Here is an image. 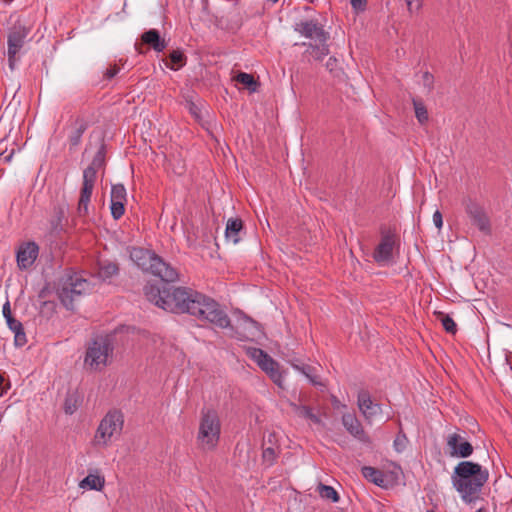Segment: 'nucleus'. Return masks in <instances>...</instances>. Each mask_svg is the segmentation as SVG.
<instances>
[{"mask_svg":"<svg viewBox=\"0 0 512 512\" xmlns=\"http://www.w3.org/2000/svg\"><path fill=\"white\" fill-rule=\"evenodd\" d=\"M144 295L149 302L164 311L188 313L221 329L228 328L231 324L227 313L214 299L193 289L147 283L144 286Z\"/></svg>","mask_w":512,"mask_h":512,"instance_id":"obj_1","label":"nucleus"},{"mask_svg":"<svg viewBox=\"0 0 512 512\" xmlns=\"http://www.w3.org/2000/svg\"><path fill=\"white\" fill-rule=\"evenodd\" d=\"M488 471L478 463L462 461L454 468L451 476L453 487L461 494L463 501L470 503L488 480Z\"/></svg>","mask_w":512,"mask_h":512,"instance_id":"obj_2","label":"nucleus"},{"mask_svg":"<svg viewBox=\"0 0 512 512\" xmlns=\"http://www.w3.org/2000/svg\"><path fill=\"white\" fill-rule=\"evenodd\" d=\"M130 258L142 271L149 272L164 282L179 280L177 270L151 250L134 247L130 251Z\"/></svg>","mask_w":512,"mask_h":512,"instance_id":"obj_3","label":"nucleus"},{"mask_svg":"<svg viewBox=\"0 0 512 512\" xmlns=\"http://www.w3.org/2000/svg\"><path fill=\"white\" fill-rule=\"evenodd\" d=\"M90 290V283L79 273L65 271L59 278L57 294L61 303L68 309L73 310L75 297L81 296Z\"/></svg>","mask_w":512,"mask_h":512,"instance_id":"obj_4","label":"nucleus"},{"mask_svg":"<svg viewBox=\"0 0 512 512\" xmlns=\"http://www.w3.org/2000/svg\"><path fill=\"white\" fill-rule=\"evenodd\" d=\"M221 423L217 411L203 409L199 422L197 442L204 450H213L220 439Z\"/></svg>","mask_w":512,"mask_h":512,"instance_id":"obj_5","label":"nucleus"},{"mask_svg":"<svg viewBox=\"0 0 512 512\" xmlns=\"http://www.w3.org/2000/svg\"><path fill=\"white\" fill-rule=\"evenodd\" d=\"M113 342L109 336L98 337L86 349L84 363L92 370H102L113 354Z\"/></svg>","mask_w":512,"mask_h":512,"instance_id":"obj_6","label":"nucleus"},{"mask_svg":"<svg viewBox=\"0 0 512 512\" xmlns=\"http://www.w3.org/2000/svg\"><path fill=\"white\" fill-rule=\"evenodd\" d=\"M124 424V416L119 410L109 411L101 420L96 434L95 442L98 445L106 446L114 436L121 434Z\"/></svg>","mask_w":512,"mask_h":512,"instance_id":"obj_7","label":"nucleus"},{"mask_svg":"<svg viewBox=\"0 0 512 512\" xmlns=\"http://www.w3.org/2000/svg\"><path fill=\"white\" fill-rule=\"evenodd\" d=\"M30 33V28L18 20L8 31L7 35V56L8 64L11 70L15 68L17 55L24 47L26 39Z\"/></svg>","mask_w":512,"mask_h":512,"instance_id":"obj_8","label":"nucleus"},{"mask_svg":"<svg viewBox=\"0 0 512 512\" xmlns=\"http://www.w3.org/2000/svg\"><path fill=\"white\" fill-rule=\"evenodd\" d=\"M96 178L97 172L94 171L92 168L87 167L83 171V183L77 205V215L81 218H84L89 214V204L91 201V196L95 186Z\"/></svg>","mask_w":512,"mask_h":512,"instance_id":"obj_9","label":"nucleus"},{"mask_svg":"<svg viewBox=\"0 0 512 512\" xmlns=\"http://www.w3.org/2000/svg\"><path fill=\"white\" fill-rule=\"evenodd\" d=\"M396 243V236L390 232L381 236L379 244L373 252V259L380 266L391 265L394 263L393 250Z\"/></svg>","mask_w":512,"mask_h":512,"instance_id":"obj_10","label":"nucleus"},{"mask_svg":"<svg viewBox=\"0 0 512 512\" xmlns=\"http://www.w3.org/2000/svg\"><path fill=\"white\" fill-rule=\"evenodd\" d=\"M295 32L301 36L315 41H328L329 33L317 19L301 20L293 26Z\"/></svg>","mask_w":512,"mask_h":512,"instance_id":"obj_11","label":"nucleus"},{"mask_svg":"<svg viewBox=\"0 0 512 512\" xmlns=\"http://www.w3.org/2000/svg\"><path fill=\"white\" fill-rule=\"evenodd\" d=\"M465 211L472 223L484 234L491 233V224L484 208L472 199L464 201Z\"/></svg>","mask_w":512,"mask_h":512,"instance_id":"obj_12","label":"nucleus"},{"mask_svg":"<svg viewBox=\"0 0 512 512\" xmlns=\"http://www.w3.org/2000/svg\"><path fill=\"white\" fill-rule=\"evenodd\" d=\"M39 255V246L34 241L23 242L16 251V262L20 270H27L33 266Z\"/></svg>","mask_w":512,"mask_h":512,"instance_id":"obj_13","label":"nucleus"},{"mask_svg":"<svg viewBox=\"0 0 512 512\" xmlns=\"http://www.w3.org/2000/svg\"><path fill=\"white\" fill-rule=\"evenodd\" d=\"M449 455L458 458H467L473 453V446L459 433H451L446 439Z\"/></svg>","mask_w":512,"mask_h":512,"instance_id":"obj_14","label":"nucleus"},{"mask_svg":"<svg viewBox=\"0 0 512 512\" xmlns=\"http://www.w3.org/2000/svg\"><path fill=\"white\" fill-rule=\"evenodd\" d=\"M358 407L366 420H372L375 416L381 413V406L374 403L368 391L361 390L358 393Z\"/></svg>","mask_w":512,"mask_h":512,"instance_id":"obj_15","label":"nucleus"},{"mask_svg":"<svg viewBox=\"0 0 512 512\" xmlns=\"http://www.w3.org/2000/svg\"><path fill=\"white\" fill-rule=\"evenodd\" d=\"M342 423L346 430L358 440L368 443L369 437L365 433L360 421L354 414L347 413L342 416Z\"/></svg>","mask_w":512,"mask_h":512,"instance_id":"obj_16","label":"nucleus"},{"mask_svg":"<svg viewBox=\"0 0 512 512\" xmlns=\"http://www.w3.org/2000/svg\"><path fill=\"white\" fill-rule=\"evenodd\" d=\"M258 366L268 374L271 380L279 387L283 386V374L279 370V364L267 354Z\"/></svg>","mask_w":512,"mask_h":512,"instance_id":"obj_17","label":"nucleus"},{"mask_svg":"<svg viewBox=\"0 0 512 512\" xmlns=\"http://www.w3.org/2000/svg\"><path fill=\"white\" fill-rule=\"evenodd\" d=\"M243 222L240 218H230L226 223L225 239L232 244H238L241 240Z\"/></svg>","mask_w":512,"mask_h":512,"instance_id":"obj_18","label":"nucleus"},{"mask_svg":"<svg viewBox=\"0 0 512 512\" xmlns=\"http://www.w3.org/2000/svg\"><path fill=\"white\" fill-rule=\"evenodd\" d=\"M306 47L304 56H310L314 60L322 61L330 52L327 41H317V43H302Z\"/></svg>","mask_w":512,"mask_h":512,"instance_id":"obj_19","label":"nucleus"},{"mask_svg":"<svg viewBox=\"0 0 512 512\" xmlns=\"http://www.w3.org/2000/svg\"><path fill=\"white\" fill-rule=\"evenodd\" d=\"M141 40L156 52H162L167 46L165 40L160 37V34L156 29H150L143 33Z\"/></svg>","mask_w":512,"mask_h":512,"instance_id":"obj_20","label":"nucleus"},{"mask_svg":"<svg viewBox=\"0 0 512 512\" xmlns=\"http://www.w3.org/2000/svg\"><path fill=\"white\" fill-rule=\"evenodd\" d=\"M289 406L298 417L310 420L315 425H323L321 418L313 412L311 407L294 402H289Z\"/></svg>","mask_w":512,"mask_h":512,"instance_id":"obj_21","label":"nucleus"},{"mask_svg":"<svg viewBox=\"0 0 512 512\" xmlns=\"http://www.w3.org/2000/svg\"><path fill=\"white\" fill-rule=\"evenodd\" d=\"M6 323L9 329L14 333L15 345L18 347L24 346L27 343V338L22 323L14 317L10 318Z\"/></svg>","mask_w":512,"mask_h":512,"instance_id":"obj_22","label":"nucleus"},{"mask_svg":"<svg viewBox=\"0 0 512 512\" xmlns=\"http://www.w3.org/2000/svg\"><path fill=\"white\" fill-rule=\"evenodd\" d=\"M362 475L368 481L379 487L385 486V476L382 471L371 466H364L361 470Z\"/></svg>","mask_w":512,"mask_h":512,"instance_id":"obj_23","label":"nucleus"},{"mask_svg":"<svg viewBox=\"0 0 512 512\" xmlns=\"http://www.w3.org/2000/svg\"><path fill=\"white\" fill-rule=\"evenodd\" d=\"M105 479L103 476L96 474H89L83 480L80 481L79 487L82 489H90L100 491L103 489Z\"/></svg>","mask_w":512,"mask_h":512,"instance_id":"obj_24","label":"nucleus"},{"mask_svg":"<svg viewBox=\"0 0 512 512\" xmlns=\"http://www.w3.org/2000/svg\"><path fill=\"white\" fill-rule=\"evenodd\" d=\"M66 209L64 206H57L54 208V215L50 221L51 232L59 234L63 231V220L65 219Z\"/></svg>","mask_w":512,"mask_h":512,"instance_id":"obj_25","label":"nucleus"},{"mask_svg":"<svg viewBox=\"0 0 512 512\" xmlns=\"http://www.w3.org/2000/svg\"><path fill=\"white\" fill-rule=\"evenodd\" d=\"M292 367L302 373L309 382L314 386H324L321 380L319 379L318 375L316 374V369L309 365H299V364H292Z\"/></svg>","mask_w":512,"mask_h":512,"instance_id":"obj_26","label":"nucleus"},{"mask_svg":"<svg viewBox=\"0 0 512 512\" xmlns=\"http://www.w3.org/2000/svg\"><path fill=\"white\" fill-rule=\"evenodd\" d=\"M170 63L167 66L172 70H178L186 64V56L180 50H173L169 55Z\"/></svg>","mask_w":512,"mask_h":512,"instance_id":"obj_27","label":"nucleus"},{"mask_svg":"<svg viewBox=\"0 0 512 512\" xmlns=\"http://www.w3.org/2000/svg\"><path fill=\"white\" fill-rule=\"evenodd\" d=\"M317 492L319 493L320 497L326 500H330L334 503L339 501V495L337 491L332 487L325 484L320 483L317 486Z\"/></svg>","mask_w":512,"mask_h":512,"instance_id":"obj_28","label":"nucleus"},{"mask_svg":"<svg viewBox=\"0 0 512 512\" xmlns=\"http://www.w3.org/2000/svg\"><path fill=\"white\" fill-rule=\"evenodd\" d=\"M236 81L245 86L251 92H255L257 90L258 83L251 74L240 72L236 76Z\"/></svg>","mask_w":512,"mask_h":512,"instance_id":"obj_29","label":"nucleus"},{"mask_svg":"<svg viewBox=\"0 0 512 512\" xmlns=\"http://www.w3.org/2000/svg\"><path fill=\"white\" fill-rule=\"evenodd\" d=\"M437 319L441 321L443 328L447 333L455 334L457 332V325L455 321L444 312H437Z\"/></svg>","mask_w":512,"mask_h":512,"instance_id":"obj_30","label":"nucleus"},{"mask_svg":"<svg viewBox=\"0 0 512 512\" xmlns=\"http://www.w3.org/2000/svg\"><path fill=\"white\" fill-rule=\"evenodd\" d=\"M110 200L126 203L127 193L123 184H115L112 186Z\"/></svg>","mask_w":512,"mask_h":512,"instance_id":"obj_31","label":"nucleus"},{"mask_svg":"<svg viewBox=\"0 0 512 512\" xmlns=\"http://www.w3.org/2000/svg\"><path fill=\"white\" fill-rule=\"evenodd\" d=\"M413 105H414L415 116H416L417 120L421 124H424L425 122H427L428 121V112H427L425 105L417 99H413Z\"/></svg>","mask_w":512,"mask_h":512,"instance_id":"obj_32","label":"nucleus"},{"mask_svg":"<svg viewBox=\"0 0 512 512\" xmlns=\"http://www.w3.org/2000/svg\"><path fill=\"white\" fill-rule=\"evenodd\" d=\"M76 124H77V127H76L75 131L69 137L70 144L73 146H77L80 143L82 134L87 129L86 123H84L82 120L81 121L77 120Z\"/></svg>","mask_w":512,"mask_h":512,"instance_id":"obj_33","label":"nucleus"},{"mask_svg":"<svg viewBox=\"0 0 512 512\" xmlns=\"http://www.w3.org/2000/svg\"><path fill=\"white\" fill-rule=\"evenodd\" d=\"M105 165V153L103 147H101L95 156L92 159L91 164L88 166V168H92L94 171L98 172L100 169H102Z\"/></svg>","mask_w":512,"mask_h":512,"instance_id":"obj_34","label":"nucleus"},{"mask_svg":"<svg viewBox=\"0 0 512 512\" xmlns=\"http://www.w3.org/2000/svg\"><path fill=\"white\" fill-rule=\"evenodd\" d=\"M111 215L115 220L120 219L125 212V203L110 200Z\"/></svg>","mask_w":512,"mask_h":512,"instance_id":"obj_35","label":"nucleus"},{"mask_svg":"<svg viewBox=\"0 0 512 512\" xmlns=\"http://www.w3.org/2000/svg\"><path fill=\"white\" fill-rule=\"evenodd\" d=\"M118 273V266L115 263H105L100 266V275L110 278Z\"/></svg>","mask_w":512,"mask_h":512,"instance_id":"obj_36","label":"nucleus"},{"mask_svg":"<svg viewBox=\"0 0 512 512\" xmlns=\"http://www.w3.org/2000/svg\"><path fill=\"white\" fill-rule=\"evenodd\" d=\"M326 69L334 76H339L341 69L339 67V61L336 57H330L326 62Z\"/></svg>","mask_w":512,"mask_h":512,"instance_id":"obj_37","label":"nucleus"},{"mask_svg":"<svg viewBox=\"0 0 512 512\" xmlns=\"http://www.w3.org/2000/svg\"><path fill=\"white\" fill-rule=\"evenodd\" d=\"M247 353L257 364L267 356V353L260 348H249Z\"/></svg>","mask_w":512,"mask_h":512,"instance_id":"obj_38","label":"nucleus"},{"mask_svg":"<svg viewBox=\"0 0 512 512\" xmlns=\"http://www.w3.org/2000/svg\"><path fill=\"white\" fill-rule=\"evenodd\" d=\"M410 15L418 13L423 7V0H405Z\"/></svg>","mask_w":512,"mask_h":512,"instance_id":"obj_39","label":"nucleus"},{"mask_svg":"<svg viewBox=\"0 0 512 512\" xmlns=\"http://www.w3.org/2000/svg\"><path fill=\"white\" fill-rule=\"evenodd\" d=\"M408 439L405 434L399 433L394 440V448L397 452H402L406 449Z\"/></svg>","mask_w":512,"mask_h":512,"instance_id":"obj_40","label":"nucleus"},{"mask_svg":"<svg viewBox=\"0 0 512 512\" xmlns=\"http://www.w3.org/2000/svg\"><path fill=\"white\" fill-rule=\"evenodd\" d=\"M262 457H263V460L265 462H267L269 465L273 464V462L276 458V453H275L274 448H272V447L265 448L263 450Z\"/></svg>","mask_w":512,"mask_h":512,"instance_id":"obj_41","label":"nucleus"},{"mask_svg":"<svg viewBox=\"0 0 512 512\" xmlns=\"http://www.w3.org/2000/svg\"><path fill=\"white\" fill-rule=\"evenodd\" d=\"M64 410L67 414H73L77 410L76 400L72 397H67L64 403Z\"/></svg>","mask_w":512,"mask_h":512,"instance_id":"obj_42","label":"nucleus"},{"mask_svg":"<svg viewBox=\"0 0 512 512\" xmlns=\"http://www.w3.org/2000/svg\"><path fill=\"white\" fill-rule=\"evenodd\" d=\"M423 86L430 92L433 89L434 77L429 72H425L422 75Z\"/></svg>","mask_w":512,"mask_h":512,"instance_id":"obj_43","label":"nucleus"},{"mask_svg":"<svg viewBox=\"0 0 512 512\" xmlns=\"http://www.w3.org/2000/svg\"><path fill=\"white\" fill-rule=\"evenodd\" d=\"M350 4L355 11H363L366 8L367 0H350Z\"/></svg>","mask_w":512,"mask_h":512,"instance_id":"obj_44","label":"nucleus"},{"mask_svg":"<svg viewBox=\"0 0 512 512\" xmlns=\"http://www.w3.org/2000/svg\"><path fill=\"white\" fill-rule=\"evenodd\" d=\"M119 70H120L119 67H117L116 65L110 66L104 72V77L106 79L110 80L118 74Z\"/></svg>","mask_w":512,"mask_h":512,"instance_id":"obj_45","label":"nucleus"},{"mask_svg":"<svg viewBox=\"0 0 512 512\" xmlns=\"http://www.w3.org/2000/svg\"><path fill=\"white\" fill-rule=\"evenodd\" d=\"M433 223L438 229H441L443 226V217L439 210H436L433 214Z\"/></svg>","mask_w":512,"mask_h":512,"instance_id":"obj_46","label":"nucleus"},{"mask_svg":"<svg viewBox=\"0 0 512 512\" xmlns=\"http://www.w3.org/2000/svg\"><path fill=\"white\" fill-rule=\"evenodd\" d=\"M2 313L6 321L10 320V318H13L9 301L4 303L2 307Z\"/></svg>","mask_w":512,"mask_h":512,"instance_id":"obj_47","label":"nucleus"},{"mask_svg":"<svg viewBox=\"0 0 512 512\" xmlns=\"http://www.w3.org/2000/svg\"><path fill=\"white\" fill-rule=\"evenodd\" d=\"M9 388V383H5V378L0 374V397H2Z\"/></svg>","mask_w":512,"mask_h":512,"instance_id":"obj_48","label":"nucleus"},{"mask_svg":"<svg viewBox=\"0 0 512 512\" xmlns=\"http://www.w3.org/2000/svg\"><path fill=\"white\" fill-rule=\"evenodd\" d=\"M189 111L195 117L199 118V108L194 103H189Z\"/></svg>","mask_w":512,"mask_h":512,"instance_id":"obj_49","label":"nucleus"},{"mask_svg":"<svg viewBox=\"0 0 512 512\" xmlns=\"http://www.w3.org/2000/svg\"><path fill=\"white\" fill-rule=\"evenodd\" d=\"M14 155V151L12 150L8 155L0 154V160H3L6 163H9Z\"/></svg>","mask_w":512,"mask_h":512,"instance_id":"obj_50","label":"nucleus"},{"mask_svg":"<svg viewBox=\"0 0 512 512\" xmlns=\"http://www.w3.org/2000/svg\"><path fill=\"white\" fill-rule=\"evenodd\" d=\"M269 2H271L272 4H275L278 0H268Z\"/></svg>","mask_w":512,"mask_h":512,"instance_id":"obj_51","label":"nucleus"},{"mask_svg":"<svg viewBox=\"0 0 512 512\" xmlns=\"http://www.w3.org/2000/svg\"><path fill=\"white\" fill-rule=\"evenodd\" d=\"M427 512H435L434 510H427Z\"/></svg>","mask_w":512,"mask_h":512,"instance_id":"obj_52","label":"nucleus"},{"mask_svg":"<svg viewBox=\"0 0 512 512\" xmlns=\"http://www.w3.org/2000/svg\"><path fill=\"white\" fill-rule=\"evenodd\" d=\"M477 512H482V510H481V509H479Z\"/></svg>","mask_w":512,"mask_h":512,"instance_id":"obj_53","label":"nucleus"}]
</instances>
